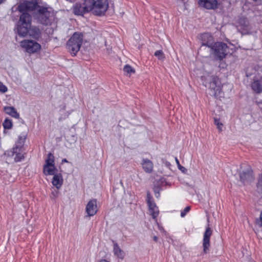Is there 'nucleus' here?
I'll list each match as a JSON object with an SVG mask.
<instances>
[{"mask_svg":"<svg viewBox=\"0 0 262 262\" xmlns=\"http://www.w3.org/2000/svg\"><path fill=\"white\" fill-rule=\"evenodd\" d=\"M240 181L243 184L249 183L253 180V171L249 166L246 167L239 173Z\"/></svg>","mask_w":262,"mask_h":262,"instance_id":"nucleus-11","label":"nucleus"},{"mask_svg":"<svg viewBox=\"0 0 262 262\" xmlns=\"http://www.w3.org/2000/svg\"><path fill=\"white\" fill-rule=\"evenodd\" d=\"M29 34L30 36L35 39H39L41 37V32L39 28L36 26H31L28 29L27 35Z\"/></svg>","mask_w":262,"mask_h":262,"instance_id":"nucleus-16","label":"nucleus"},{"mask_svg":"<svg viewBox=\"0 0 262 262\" xmlns=\"http://www.w3.org/2000/svg\"><path fill=\"white\" fill-rule=\"evenodd\" d=\"M239 24L243 29H245L248 25V21L246 18H241L239 20Z\"/></svg>","mask_w":262,"mask_h":262,"instance_id":"nucleus-27","label":"nucleus"},{"mask_svg":"<svg viewBox=\"0 0 262 262\" xmlns=\"http://www.w3.org/2000/svg\"><path fill=\"white\" fill-rule=\"evenodd\" d=\"M57 193H58L57 191L56 192V193L52 192V196H51V198L54 199L55 198H56Z\"/></svg>","mask_w":262,"mask_h":262,"instance_id":"nucleus-38","label":"nucleus"},{"mask_svg":"<svg viewBox=\"0 0 262 262\" xmlns=\"http://www.w3.org/2000/svg\"><path fill=\"white\" fill-rule=\"evenodd\" d=\"M175 160L177 163V165L178 166V168L183 173H185L186 172L187 169L183 166H181L179 161L178 160V158L177 157L175 158Z\"/></svg>","mask_w":262,"mask_h":262,"instance_id":"nucleus-30","label":"nucleus"},{"mask_svg":"<svg viewBox=\"0 0 262 262\" xmlns=\"http://www.w3.org/2000/svg\"><path fill=\"white\" fill-rule=\"evenodd\" d=\"M258 224L260 227H262V212L260 213L259 220L258 221Z\"/></svg>","mask_w":262,"mask_h":262,"instance_id":"nucleus-37","label":"nucleus"},{"mask_svg":"<svg viewBox=\"0 0 262 262\" xmlns=\"http://www.w3.org/2000/svg\"><path fill=\"white\" fill-rule=\"evenodd\" d=\"M34 18L42 25L50 26L55 20V13L51 8L38 7L34 14Z\"/></svg>","mask_w":262,"mask_h":262,"instance_id":"nucleus-1","label":"nucleus"},{"mask_svg":"<svg viewBox=\"0 0 262 262\" xmlns=\"http://www.w3.org/2000/svg\"><path fill=\"white\" fill-rule=\"evenodd\" d=\"M6 0H0V4L4 3Z\"/></svg>","mask_w":262,"mask_h":262,"instance_id":"nucleus-44","label":"nucleus"},{"mask_svg":"<svg viewBox=\"0 0 262 262\" xmlns=\"http://www.w3.org/2000/svg\"><path fill=\"white\" fill-rule=\"evenodd\" d=\"M154 191L155 195L156 198L159 199L160 198V194L159 188H155L154 189Z\"/></svg>","mask_w":262,"mask_h":262,"instance_id":"nucleus-36","label":"nucleus"},{"mask_svg":"<svg viewBox=\"0 0 262 262\" xmlns=\"http://www.w3.org/2000/svg\"><path fill=\"white\" fill-rule=\"evenodd\" d=\"M4 110L5 113L10 116L15 118H19V114L16 111V109L12 106H5L4 107Z\"/></svg>","mask_w":262,"mask_h":262,"instance_id":"nucleus-21","label":"nucleus"},{"mask_svg":"<svg viewBox=\"0 0 262 262\" xmlns=\"http://www.w3.org/2000/svg\"><path fill=\"white\" fill-rule=\"evenodd\" d=\"M38 7H41L38 5L36 1H25L18 6V10L20 12H27V11H32L34 10L37 11L38 9Z\"/></svg>","mask_w":262,"mask_h":262,"instance_id":"nucleus-10","label":"nucleus"},{"mask_svg":"<svg viewBox=\"0 0 262 262\" xmlns=\"http://www.w3.org/2000/svg\"><path fill=\"white\" fill-rule=\"evenodd\" d=\"M146 201L148 207L149 213L152 217L155 220L159 215V211L152 195L149 192H147Z\"/></svg>","mask_w":262,"mask_h":262,"instance_id":"nucleus-8","label":"nucleus"},{"mask_svg":"<svg viewBox=\"0 0 262 262\" xmlns=\"http://www.w3.org/2000/svg\"><path fill=\"white\" fill-rule=\"evenodd\" d=\"M208 81L209 82L208 84L206 82L205 85L210 90V95L214 97L220 96L221 93V89L218 84V78L215 76H210L208 77Z\"/></svg>","mask_w":262,"mask_h":262,"instance_id":"nucleus-7","label":"nucleus"},{"mask_svg":"<svg viewBox=\"0 0 262 262\" xmlns=\"http://www.w3.org/2000/svg\"><path fill=\"white\" fill-rule=\"evenodd\" d=\"M70 114V112H67V113H64L63 115H61V116L58 119L59 121H62L63 120L67 118L69 116Z\"/></svg>","mask_w":262,"mask_h":262,"instance_id":"nucleus-35","label":"nucleus"},{"mask_svg":"<svg viewBox=\"0 0 262 262\" xmlns=\"http://www.w3.org/2000/svg\"><path fill=\"white\" fill-rule=\"evenodd\" d=\"M252 90L257 93L262 92V79L254 81L251 85Z\"/></svg>","mask_w":262,"mask_h":262,"instance_id":"nucleus-24","label":"nucleus"},{"mask_svg":"<svg viewBox=\"0 0 262 262\" xmlns=\"http://www.w3.org/2000/svg\"><path fill=\"white\" fill-rule=\"evenodd\" d=\"M255 2L259 4L260 3L262 0H253Z\"/></svg>","mask_w":262,"mask_h":262,"instance_id":"nucleus-41","label":"nucleus"},{"mask_svg":"<svg viewBox=\"0 0 262 262\" xmlns=\"http://www.w3.org/2000/svg\"><path fill=\"white\" fill-rule=\"evenodd\" d=\"M66 110V106H63V107L60 110V113H62L63 112L64 110Z\"/></svg>","mask_w":262,"mask_h":262,"instance_id":"nucleus-39","label":"nucleus"},{"mask_svg":"<svg viewBox=\"0 0 262 262\" xmlns=\"http://www.w3.org/2000/svg\"><path fill=\"white\" fill-rule=\"evenodd\" d=\"M8 89L2 82H0V92L5 93L7 91Z\"/></svg>","mask_w":262,"mask_h":262,"instance_id":"nucleus-34","label":"nucleus"},{"mask_svg":"<svg viewBox=\"0 0 262 262\" xmlns=\"http://www.w3.org/2000/svg\"><path fill=\"white\" fill-rule=\"evenodd\" d=\"M19 16L17 24V32L19 36L26 37L27 35L28 29L31 25L32 17L26 12H23Z\"/></svg>","mask_w":262,"mask_h":262,"instance_id":"nucleus-3","label":"nucleus"},{"mask_svg":"<svg viewBox=\"0 0 262 262\" xmlns=\"http://www.w3.org/2000/svg\"><path fill=\"white\" fill-rule=\"evenodd\" d=\"M45 165L50 166L55 165L54 156L51 152L48 154V157L45 160Z\"/></svg>","mask_w":262,"mask_h":262,"instance_id":"nucleus-25","label":"nucleus"},{"mask_svg":"<svg viewBox=\"0 0 262 262\" xmlns=\"http://www.w3.org/2000/svg\"><path fill=\"white\" fill-rule=\"evenodd\" d=\"M201 40L202 45L199 50V53H201L205 47H207L210 49L214 43L213 37L208 33L202 34L201 36Z\"/></svg>","mask_w":262,"mask_h":262,"instance_id":"nucleus-12","label":"nucleus"},{"mask_svg":"<svg viewBox=\"0 0 262 262\" xmlns=\"http://www.w3.org/2000/svg\"><path fill=\"white\" fill-rule=\"evenodd\" d=\"M214 123L217 126V127L219 129V130L221 131L222 130L223 124L221 122H220L219 120L216 119H214Z\"/></svg>","mask_w":262,"mask_h":262,"instance_id":"nucleus-33","label":"nucleus"},{"mask_svg":"<svg viewBox=\"0 0 262 262\" xmlns=\"http://www.w3.org/2000/svg\"><path fill=\"white\" fill-rule=\"evenodd\" d=\"M97 201L96 199L90 200L87 204L85 211L88 216H94L97 212Z\"/></svg>","mask_w":262,"mask_h":262,"instance_id":"nucleus-14","label":"nucleus"},{"mask_svg":"<svg viewBox=\"0 0 262 262\" xmlns=\"http://www.w3.org/2000/svg\"><path fill=\"white\" fill-rule=\"evenodd\" d=\"M123 71L127 76H130L132 74L135 72V70L128 64H126L124 67Z\"/></svg>","mask_w":262,"mask_h":262,"instance_id":"nucleus-26","label":"nucleus"},{"mask_svg":"<svg viewBox=\"0 0 262 262\" xmlns=\"http://www.w3.org/2000/svg\"><path fill=\"white\" fill-rule=\"evenodd\" d=\"M52 183L57 189H59L63 184V178L61 174L57 173L54 174L52 179Z\"/></svg>","mask_w":262,"mask_h":262,"instance_id":"nucleus-19","label":"nucleus"},{"mask_svg":"<svg viewBox=\"0 0 262 262\" xmlns=\"http://www.w3.org/2000/svg\"><path fill=\"white\" fill-rule=\"evenodd\" d=\"M100 262H108L107 260L105 259H102L100 261Z\"/></svg>","mask_w":262,"mask_h":262,"instance_id":"nucleus-43","label":"nucleus"},{"mask_svg":"<svg viewBox=\"0 0 262 262\" xmlns=\"http://www.w3.org/2000/svg\"><path fill=\"white\" fill-rule=\"evenodd\" d=\"M210 51L213 52L214 57L219 60L223 59L229 53L227 45L221 42L214 43Z\"/></svg>","mask_w":262,"mask_h":262,"instance_id":"nucleus-5","label":"nucleus"},{"mask_svg":"<svg viewBox=\"0 0 262 262\" xmlns=\"http://www.w3.org/2000/svg\"><path fill=\"white\" fill-rule=\"evenodd\" d=\"M83 35L81 33L75 32L67 43V47L73 56H75L79 51L83 42Z\"/></svg>","mask_w":262,"mask_h":262,"instance_id":"nucleus-4","label":"nucleus"},{"mask_svg":"<svg viewBox=\"0 0 262 262\" xmlns=\"http://www.w3.org/2000/svg\"><path fill=\"white\" fill-rule=\"evenodd\" d=\"M43 172L46 176L54 175L57 173V169L55 165H44L43 168Z\"/></svg>","mask_w":262,"mask_h":262,"instance_id":"nucleus-20","label":"nucleus"},{"mask_svg":"<svg viewBox=\"0 0 262 262\" xmlns=\"http://www.w3.org/2000/svg\"><path fill=\"white\" fill-rule=\"evenodd\" d=\"M158 239V237L157 236H154V237H153V239H154V241H155V242H157Z\"/></svg>","mask_w":262,"mask_h":262,"instance_id":"nucleus-40","label":"nucleus"},{"mask_svg":"<svg viewBox=\"0 0 262 262\" xmlns=\"http://www.w3.org/2000/svg\"><path fill=\"white\" fill-rule=\"evenodd\" d=\"M3 126L5 129H11L12 126V122L8 119H6L3 123Z\"/></svg>","mask_w":262,"mask_h":262,"instance_id":"nucleus-28","label":"nucleus"},{"mask_svg":"<svg viewBox=\"0 0 262 262\" xmlns=\"http://www.w3.org/2000/svg\"><path fill=\"white\" fill-rule=\"evenodd\" d=\"M95 0H81L82 4L86 10L88 12L91 10H94V7L95 6Z\"/></svg>","mask_w":262,"mask_h":262,"instance_id":"nucleus-23","label":"nucleus"},{"mask_svg":"<svg viewBox=\"0 0 262 262\" xmlns=\"http://www.w3.org/2000/svg\"><path fill=\"white\" fill-rule=\"evenodd\" d=\"M212 234L211 229L208 226L203 235V252L207 253L209 251L210 247V238Z\"/></svg>","mask_w":262,"mask_h":262,"instance_id":"nucleus-13","label":"nucleus"},{"mask_svg":"<svg viewBox=\"0 0 262 262\" xmlns=\"http://www.w3.org/2000/svg\"><path fill=\"white\" fill-rule=\"evenodd\" d=\"M257 189L258 191H262V173L261 174L260 178L259 179L257 185Z\"/></svg>","mask_w":262,"mask_h":262,"instance_id":"nucleus-32","label":"nucleus"},{"mask_svg":"<svg viewBox=\"0 0 262 262\" xmlns=\"http://www.w3.org/2000/svg\"><path fill=\"white\" fill-rule=\"evenodd\" d=\"M113 251L114 254L120 259H123L124 256V253L122 250L120 249L119 245L116 243H114Z\"/></svg>","mask_w":262,"mask_h":262,"instance_id":"nucleus-22","label":"nucleus"},{"mask_svg":"<svg viewBox=\"0 0 262 262\" xmlns=\"http://www.w3.org/2000/svg\"><path fill=\"white\" fill-rule=\"evenodd\" d=\"M20 46L29 54L37 53L41 50V45L39 43L30 39L22 40L20 42Z\"/></svg>","mask_w":262,"mask_h":262,"instance_id":"nucleus-6","label":"nucleus"},{"mask_svg":"<svg viewBox=\"0 0 262 262\" xmlns=\"http://www.w3.org/2000/svg\"><path fill=\"white\" fill-rule=\"evenodd\" d=\"M141 164L142 168L146 173H151L154 168V164L151 161L148 159H143L142 161Z\"/></svg>","mask_w":262,"mask_h":262,"instance_id":"nucleus-18","label":"nucleus"},{"mask_svg":"<svg viewBox=\"0 0 262 262\" xmlns=\"http://www.w3.org/2000/svg\"><path fill=\"white\" fill-rule=\"evenodd\" d=\"M190 206H187L184 209L181 211V216L182 217H184L186 214L190 211Z\"/></svg>","mask_w":262,"mask_h":262,"instance_id":"nucleus-31","label":"nucleus"},{"mask_svg":"<svg viewBox=\"0 0 262 262\" xmlns=\"http://www.w3.org/2000/svg\"><path fill=\"white\" fill-rule=\"evenodd\" d=\"M155 55L159 59H163L164 58V55L163 51L162 50H158L155 52Z\"/></svg>","mask_w":262,"mask_h":262,"instance_id":"nucleus-29","label":"nucleus"},{"mask_svg":"<svg viewBox=\"0 0 262 262\" xmlns=\"http://www.w3.org/2000/svg\"><path fill=\"white\" fill-rule=\"evenodd\" d=\"M73 13L77 15H83L88 12L81 2L76 3L73 6Z\"/></svg>","mask_w":262,"mask_h":262,"instance_id":"nucleus-17","label":"nucleus"},{"mask_svg":"<svg viewBox=\"0 0 262 262\" xmlns=\"http://www.w3.org/2000/svg\"><path fill=\"white\" fill-rule=\"evenodd\" d=\"M108 7L107 0H97L95 1L93 12L96 15L104 14Z\"/></svg>","mask_w":262,"mask_h":262,"instance_id":"nucleus-9","label":"nucleus"},{"mask_svg":"<svg viewBox=\"0 0 262 262\" xmlns=\"http://www.w3.org/2000/svg\"><path fill=\"white\" fill-rule=\"evenodd\" d=\"M63 162H67L68 163V160L66 159H63L62 160V163H63Z\"/></svg>","mask_w":262,"mask_h":262,"instance_id":"nucleus-42","label":"nucleus"},{"mask_svg":"<svg viewBox=\"0 0 262 262\" xmlns=\"http://www.w3.org/2000/svg\"><path fill=\"white\" fill-rule=\"evenodd\" d=\"M199 4L207 9H214L217 7V2L216 0H199Z\"/></svg>","mask_w":262,"mask_h":262,"instance_id":"nucleus-15","label":"nucleus"},{"mask_svg":"<svg viewBox=\"0 0 262 262\" xmlns=\"http://www.w3.org/2000/svg\"><path fill=\"white\" fill-rule=\"evenodd\" d=\"M27 135V132H23L18 138L14 146L5 153L9 157H14V161L16 162L21 161L24 158V145Z\"/></svg>","mask_w":262,"mask_h":262,"instance_id":"nucleus-2","label":"nucleus"}]
</instances>
